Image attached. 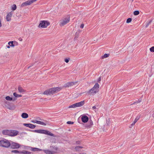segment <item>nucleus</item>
<instances>
[{"label": "nucleus", "instance_id": "1", "mask_svg": "<svg viewBox=\"0 0 154 154\" xmlns=\"http://www.w3.org/2000/svg\"><path fill=\"white\" fill-rule=\"evenodd\" d=\"M61 88L59 87H55L50 88L45 91L43 93L44 94L49 95L53 94L58 91H60Z\"/></svg>", "mask_w": 154, "mask_h": 154}, {"label": "nucleus", "instance_id": "2", "mask_svg": "<svg viewBox=\"0 0 154 154\" xmlns=\"http://www.w3.org/2000/svg\"><path fill=\"white\" fill-rule=\"evenodd\" d=\"M31 131L34 132L44 134L53 137H56V136L54 134L47 130L40 129L32 131L31 130Z\"/></svg>", "mask_w": 154, "mask_h": 154}, {"label": "nucleus", "instance_id": "3", "mask_svg": "<svg viewBox=\"0 0 154 154\" xmlns=\"http://www.w3.org/2000/svg\"><path fill=\"white\" fill-rule=\"evenodd\" d=\"M10 145L11 143L7 140L4 139L0 140V146L8 148Z\"/></svg>", "mask_w": 154, "mask_h": 154}, {"label": "nucleus", "instance_id": "4", "mask_svg": "<svg viewBox=\"0 0 154 154\" xmlns=\"http://www.w3.org/2000/svg\"><path fill=\"white\" fill-rule=\"evenodd\" d=\"M50 25L49 22L46 20H42L40 21L39 27L45 28Z\"/></svg>", "mask_w": 154, "mask_h": 154}, {"label": "nucleus", "instance_id": "5", "mask_svg": "<svg viewBox=\"0 0 154 154\" xmlns=\"http://www.w3.org/2000/svg\"><path fill=\"white\" fill-rule=\"evenodd\" d=\"M37 0H28L25 2L23 3L20 6L21 7H23L25 6L30 5L34 2L36 1Z\"/></svg>", "mask_w": 154, "mask_h": 154}, {"label": "nucleus", "instance_id": "6", "mask_svg": "<svg viewBox=\"0 0 154 154\" xmlns=\"http://www.w3.org/2000/svg\"><path fill=\"white\" fill-rule=\"evenodd\" d=\"M11 147L12 149H18L20 147V145L18 143L12 142L11 143Z\"/></svg>", "mask_w": 154, "mask_h": 154}, {"label": "nucleus", "instance_id": "7", "mask_svg": "<svg viewBox=\"0 0 154 154\" xmlns=\"http://www.w3.org/2000/svg\"><path fill=\"white\" fill-rule=\"evenodd\" d=\"M70 18L68 17V18H65L60 23V25L61 26H63L66 25L67 23H69V21Z\"/></svg>", "mask_w": 154, "mask_h": 154}, {"label": "nucleus", "instance_id": "8", "mask_svg": "<svg viewBox=\"0 0 154 154\" xmlns=\"http://www.w3.org/2000/svg\"><path fill=\"white\" fill-rule=\"evenodd\" d=\"M77 83V82H68L67 83L65 84L64 86L65 87H71L73 86L74 85H76Z\"/></svg>", "mask_w": 154, "mask_h": 154}, {"label": "nucleus", "instance_id": "9", "mask_svg": "<svg viewBox=\"0 0 154 154\" xmlns=\"http://www.w3.org/2000/svg\"><path fill=\"white\" fill-rule=\"evenodd\" d=\"M18 131L16 130H10V133L9 136H14L17 135L18 133Z\"/></svg>", "mask_w": 154, "mask_h": 154}, {"label": "nucleus", "instance_id": "10", "mask_svg": "<svg viewBox=\"0 0 154 154\" xmlns=\"http://www.w3.org/2000/svg\"><path fill=\"white\" fill-rule=\"evenodd\" d=\"M99 85L98 83H96L94 87L92 88L94 91V94H96L99 91Z\"/></svg>", "mask_w": 154, "mask_h": 154}, {"label": "nucleus", "instance_id": "11", "mask_svg": "<svg viewBox=\"0 0 154 154\" xmlns=\"http://www.w3.org/2000/svg\"><path fill=\"white\" fill-rule=\"evenodd\" d=\"M23 125L24 126L29 127L31 129H34L36 127L35 125L30 123H24Z\"/></svg>", "mask_w": 154, "mask_h": 154}, {"label": "nucleus", "instance_id": "12", "mask_svg": "<svg viewBox=\"0 0 154 154\" xmlns=\"http://www.w3.org/2000/svg\"><path fill=\"white\" fill-rule=\"evenodd\" d=\"M81 119L82 122L86 123L88 121L89 118L87 116L84 115L82 116Z\"/></svg>", "mask_w": 154, "mask_h": 154}, {"label": "nucleus", "instance_id": "13", "mask_svg": "<svg viewBox=\"0 0 154 154\" xmlns=\"http://www.w3.org/2000/svg\"><path fill=\"white\" fill-rule=\"evenodd\" d=\"M85 103V102L84 100L80 102L75 103L76 107H80L84 105Z\"/></svg>", "mask_w": 154, "mask_h": 154}, {"label": "nucleus", "instance_id": "14", "mask_svg": "<svg viewBox=\"0 0 154 154\" xmlns=\"http://www.w3.org/2000/svg\"><path fill=\"white\" fill-rule=\"evenodd\" d=\"M12 14V13L11 12H10L8 14L6 17V19L7 21H9L11 20V17Z\"/></svg>", "mask_w": 154, "mask_h": 154}, {"label": "nucleus", "instance_id": "15", "mask_svg": "<svg viewBox=\"0 0 154 154\" xmlns=\"http://www.w3.org/2000/svg\"><path fill=\"white\" fill-rule=\"evenodd\" d=\"M29 148L31 149V150L32 151H41L42 150V149H38L37 148H33V147H29Z\"/></svg>", "mask_w": 154, "mask_h": 154}, {"label": "nucleus", "instance_id": "16", "mask_svg": "<svg viewBox=\"0 0 154 154\" xmlns=\"http://www.w3.org/2000/svg\"><path fill=\"white\" fill-rule=\"evenodd\" d=\"M93 125V122L91 120H89V122L86 125V126L88 128L91 127Z\"/></svg>", "mask_w": 154, "mask_h": 154}, {"label": "nucleus", "instance_id": "17", "mask_svg": "<svg viewBox=\"0 0 154 154\" xmlns=\"http://www.w3.org/2000/svg\"><path fill=\"white\" fill-rule=\"evenodd\" d=\"M93 125V122L91 120H89V122L86 125V126L88 128L91 127Z\"/></svg>", "mask_w": 154, "mask_h": 154}, {"label": "nucleus", "instance_id": "18", "mask_svg": "<svg viewBox=\"0 0 154 154\" xmlns=\"http://www.w3.org/2000/svg\"><path fill=\"white\" fill-rule=\"evenodd\" d=\"M2 133L4 135H9L10 133V130H3L2 131Z\"/></svg>", "mask_w": 154, "mask_h": 154}, {"label": "nucleus", "instance_id": "19", "mask_svg": "<svg viewBox=\"0 0 154 154\" xmlns=\"http://www.w3.org/2000/svg\"><path fill=\"white\" fill-rule=\"evenodd\" d=\"M84 147L82 146H78L75 147V149L79 152H80L81 151V149L83 148Z\"/></svg>", "mask_w": 154, "mask_h": 154}, {"label": "nucleus", "instance_id": "20", "mask_svg": "<svg viewBox=\"0 0 154 154\" xmlns=\"http://www.w3.org/2000/svg\"><path fill=\"white\" fill-rule=\"evenodd\" d=\"M21 117L23 118L26 119L28 117V115L27 113L23 112L22 114Z\"/></svg>", "mask_w": 154, "mask_h": 154}, {"label": "nucleus", "instance_id": "21", "mask_svg": "<svg viewBox=\"0 0 154 154\" xmlns=\"http://www.w3.org/2000/svg\"><path fill=\"white\" fill-rule=\"evenodd\" d=\"M11 152L12 153H15L22 154L23 151H19L17 150H12L11 151Z\"/></svg>", "mask_w": 154, "mask_h": 154}, {"label": "nucleus", "instance_id": "22", "mask_svg": "<svg viewBox=\"0 0 154 154\" xmlns=\"http://www.w3.org/2000/svg\"><path fill=\"white\" fill-rule=\"evenodd\" d=\"M18 89L20 93H22L25 92L24 90L21 87L19 86L18 88Z\"/></svg>", "mask_w": 154, "mask_h": 154}, {"label": "nucleus", "instance_id": "23", "mask_svg": "<svg viewBox=\"0 0 154 154\" xmlns=\"http://www.w3.org/2000/svg\"><path fill=\"white\" fill-rule=\"evenodd\" d=\"M94 91L92 88L87 92V93H88L89 94H95Z\"/></svg>", "mask_w": 154, "mask_h": 154}, {"label": "nucleus", "instance_id": "24", "mask_svg": "<svg viewBox=\"0 0 154 154\" xmlns=\"http://www.w3.org/2000/svg\"><path fill=\"white\" fill-rule=\"evenodd\" d=\"M109 54H105L103 56H102L101 58L102 59H104L105 58H107L109 56Z\"/></svg>", "mask_w": 154, "mask_h": 154}, {"label": "nucleus", "instance_id": "25", "mask_svg": "<svg viewBox=\"0 0 154 154\" xmlns=\"http://www.w3.org/2000/svg\"><path fill=\"white\" fill-rule=\"evenodd\" d=\"M36 122H37V124H40L44 126L46 125V123L38 121Z\"/></svg>", "mask_w": 154, "mask_h": 154}, {"label": "nucleus", "instance_id": "26", "mask_svg": "<svg viewBox=\"0 0 154 154\" xmlns=\"http://www.w3.org/2000/svg\"><path fill=\"white\" fill-rule=\"evenodd\" d=\"M13 95L15 97H21L22 96V95L20 94H17L16 92H14L13 93Z\"/></svg>", "mask_w": 154, "mask_h": 154}, {"label": "nucleus", "instance_id": "27", "mask_svg": "<svg viewBox=\"0 0 154 154\" xmlns=\"http://www.w3.org/2000/svg\"><path fill=\"white\" fill-rule=\"evenodd\" d=\"M5 99L7 100H9V101H11L12 100H13V98H12L11 97H10V96H6V97H5Z\"/></svg>", "mask_w": 154, "mask_h": 154}, {"label": "nucleus", "instance_id": "28", "mask_svg": "<svg viewBox=\"0 0 154 154\" xmlns=\"http://www.w3.org/2000/svg\"><path fill=\"white\" fill-rule=\"evenodd\" d=\"M152 20H150L149 22H146V26H145V27L147 28V27H148V26H149V25L150 23H152Z\"/></svg>", "mask_w": 154, "mask_h": 154}, {"label": "nucleus", "instance_id": "29", "mask_svg": "<svg viewBox=\"0 0 154 154\" xmlns=\"http://www.w3.org/2000/svg\"><path fill=\"white\" fill-rule=\"evenodd\" d=\"M140 115H138L135 118V120H134V121L135 122H136L140 118Z\"/></svg>", "mask_w": 154, "mask_h": 154}, {"label": "nucleus", "instance_id": "30", "mask_svg": "<svg viewBox=\"0 0 154 154\" xmlns=\"http://www.w3.org/2000/svg\"><path fill=\"white\" fill-rule=\"evenodd\" d=\"M8 44L9 45L11 46V47H14V44L13 41H10L8 43Z\"/></svg>", "mask_w": 154, "mask_h": 154}, {"label": "nucleus", "instance_id": "31", "mask_svg": "<svg viewBox=\"0 0 154 154\" xmlns=\"http://www.w3.org/2000/svg\"><path fill=\"white\" fill-rule=\"evenodd\" d=\"M45 152L47 154H52V152L48 150H44Z\"/></svg>", "mask_w": 154, "mask_h": 154}, {"label": "nucleus", "instance_id": "32", "mask_svg": "<svg viewBox=\"0 0 154 154\" xmlns=\"http://www.w3.org/2000/svg\"><path fill=\"white\" fill-rule=\"evenodd\" d=\"M17 8V6L16 5L14 4L12 6V9L13 11L15 10Z\"/></svg>", "mask_w": 154, "mask_h": 154}, {"label": "nucleus", "instance_id": "33", "mask_svg": "<svg viewBox=\"0 0 154 154\" xmlns=\"http://www.w3.org/2000/svg\"><path fill=\"white\" fill-rule=\"evenodd\" d=\"M140 13V12L138 11H134V15H138Z\"/></svg>", "mask_w": 154, "mask_h": 154}, {"label": "nucleus", "instance_id": "34", "mask_svg": "<svg viewBox=\"0 0 154 154\" xmlns=\"http://www.w3.org/2000/svg\"><path fill=\"white\" fill-rule=\"evenodd\" d=\"M31 153V152L25 151V150H23V152L22 154H30Z\"/></svg>", "mask_w": 154, "mask_h": 154}, {"label": "nucleus", "instance_id": "35", "mask_svg": "<svg viewBox=\"0 0 154 154\" xmlns=\"http://www.w3.org/2000/svg\"><path fill=\"white\" fill-rule=\"evenodd\" d=\"M75 107H76L75 106V103L73 104L70 106H69L68 107L69 108H75Z\"/></svg>", "mask_w": 154, "mask_h": 154}, {"label": "nucleus", "instance_id": "36", "mask_svg": "<svg viewBox=\"0 0 154 154\" xmlns=\"http://www.w3.org/2000/svg\"><path fill=\"white\" fill-rule=\"evenodd\" d=\"M131 20H132V18H129L127 19V21H126V23H130L131 22Z\"/></svg>", "mask_w": 154, "mask_h": 154}, {"label": "nucleus", "instance_id": "37", "mask_svg": "<svg viewBox=\"0 0 154 154\" xmlns=\"http://www.w3.org/2000/svg\"><path fill=\"white\" fill-rule=\"evenodd\" d=\"M149 50L151 52H154V46L150 48Z\"/></svg>", "mask_w": 154, "mask_h": 154}, {"label": "nucleus", "instance_id": "38", "mask_svg": "<svg viewBox=\"0 0 154 154\" xmlns=\"http://www.w3.org/2000/svg\"><path fill=\"white\" fill-rule=\"evenodd\" d=\"M67 124L69 125L70 124H73L74 123V122H73L71 121H68L67 122Z\"/></svg>", "mask_w": 154, "mask_h": 154}, {"label": "nucleus", "instance_id": "39", "mask_svg": "<svg viewBox=\"0 0 154 154\" xmlns=\"http://www.w3.org/2000/svg\"><path fill=\"white\" fill-rule=\"evenodd\" d=\"M141 101V100H139L137 101L134 102L133 103V104H136L137 103H140Z\"/></svg>", "mask_w": 154, "mask_h": 154}, {"label": "nucleus", "instance_id": "40", "mask_svg": "<svg viewBox=\"0 0 154 154\" xmlns=\"http://www.w3.org/2000/svg\"><path fill=\"white\" fill-rule=\"evenodd\" d=\"M69 58H66L65 59V61L66 63H67L69 62Z\"/></svg>", "mask_w": 154, "mask_h": 154}, {"label": "nucleus", "instance_id": "41", "mask_svg": "<svg viewBox=\"0 0 154 154\" xmlns=\"http://www.w3.org/2000/svg\"><path fill=\"white\" fill-rule=\"evenodd\" d=\"M84 24L82 23L81 24V26H80V28H83L84 27Z\"/></svg>", "mask_w": 154, "mask_h": 154}, {"label": "nucleus", "instance_id": "42", "mask_svg": "<svg viewBox=\"0 0 154 154\" xmlns=\"http://www.w3.org/2000/svg\"><path fill=\"white\" fill-rule=\"evenodd\" d=\"M38 120H33L32 121V122L33 123H36L37 124V122H37Z\"/></svg>", "mask_w": 154, "mask_h": 154}, {"label": "nucleus", "instance_id": "43", "mask_svg": "<svg viewBox=\"0 0 154 154\" xmlns=\"http://www.w3.org/2000/svg\"><path fill=\"white\" fill-rule=\"evenodd\" d=\"M76 143L78 144H81V142L79 141H76Z\"/></svg>", "mask_w": 154, "mask_h": 154}, {"label": "nucleus", "instance_id": "44", "mask_svg": "<svg viewBox=\"0 0 154 154\" xmlns=\"http://www.w3.org/2000/svg\"><path fill=\"white\" fill-rule=\"evenodd\" d=\"M101 80V77H99L97 80V82H99Z\"/></svg>", "mask_w": 154, "mask_h": 154}, {"label": "nucleus", "instance_id": "45", "mask_svg": "<svg viewBox=\"0 0 154 154\" xmlns=\"http://www.w3.org/2000/svg\"><path fill=\"white\" fill-rule=\"evenodd\" d=\"M136 122L134 121L133 122L131 125V126H133L135 125Z\"/></svg>", "mask_w": 154, "mask_h": 154}, {"label": "nucleus", "instance_id": "46", "mask_svg": "<svg viewBox=\"0 0 154 154\" xmlns=\"http://www.w3.org/2000/svg\"><path fill=\"white\" fill-rule=\"evenodd\" d=\"M29 147H30V146H27V149L28 150H31V149L29 148Z\"/></svg>", "mask_w": 154, "mask_h": 154}, {"label": "nucleus", "instance_id": "47", "mask_svg": "<svg viewBox=\"0 0 154 154\" xmlns=\"http://www.w3.org/2000/svg\"><path fill=\"white\" fill-rule=\"evenodd\" d=\"M92 109H96V106H93L92 107Z\"/></svg>", "mask_w": 154, "mask_h": 154}, {"label": "nucleus", "instance_id": "48", "mask_svg": "<svg viewBox=\"0 0 154 154\" xmlns=\"http://www.w3.org/2000/svg\"><path fill=\"white\" fill-rule=\"evenodd\" d=\"M2 26V23L1 20H0V27H1Z\"/></svg>", "mask_w": 154, "mask_h": 154}, {"label": "nucleus", "instance_id": "49", "mask_svg": "<svg viewBox=\"0 0 154 154\" xmlns=\"http://www.w3.org/2000/svg\"><path fill=\"white\" fill-rule=\"evenodd\" d=\"M10 46H10V45H8V46H7V47L8 48H10Z\"/></svg>", "mask_w": 154, "mask_h": 154}, {"label": "nucleus", "instance_id": "50", "mask_svg": "<svg viewBox=\"0 0 154 154\" xmlns=\"http://www.w3.org/2000/svg\"><path fill=\"white\" fill-rule=\"evenodd\" d=\"M19 40L20 41H22V39L21 38H19Z\"/></svg>", "mask_w": 154, "mask_h": 154}, {"label": "nucleus", "instance_id": "51", "mask_svg": "<svg viewBox=\"0 0 154 154\" xmlns=\"http://www.w3.org/2000/svg\"><path fill=\"white\" fill-rule=\"evenodd\" d=\"M16 99V98H14V99H13V100H12V101H14V100H15Z\"/></svg>", "mask_w": 154, "mask_h": 154}, {"label": "nucleus", "instance_id": "52", "mask_svg": "<svg viewBox=\"0 0 154 154\" xmlns=\"http://www.w3.org/2000/svg\"><path fill=\"white\" fill-rule=\"evenodd\" d=\"M40 120H43V121H44V120L42 119H40Z\"/></svg>", "mask_w": 154, "mask_h": 154}, {"label": "nucleus", "instance_id": "53", "mask_svg": "<svg viewBox=\"0 0 154 154\" xmlns=\"http://www.w3.org/2000/svg\"><path fill=\"white\" fill-rule=\"evenodd\" d=\"M31 66H29L28 68H29L30 67H31Z\"/></svg>", "mask_w": 154, "mask_h": 154}, {"label": "nucleus", "instance_id": "54", "mask_svg": "<svg viewBox=\"0 0 154 154\" xmlns=\"http://www.w3.org/2000/svg\"><path fill=\"white\" fill-rule=\"evenodd\" d=\"M134 0H132V2H133V1Z\"/></svg>", "mask_w": 154, "mask_h": 154}, {"label": "nucleus", "instance_id": "55", "mask_svg": "<svg viewBox=\"0 0 154 154\" xmlns=\"http://www.w3.org/2000/svg\"><path fill=\"white\" fill-rule=\"evenodd\" d=\"M77 34V32H76V33H75V35H76V34Z\"/></svg>", "mask_w": 154, "mask_h": 154}, {"label": "nucleus", "instance_id": "56", "mask_svg": "<svg viewBox=\"0 0 154 154\" xmlns=\"http://www.w3.org/2000/svg\"><path fill=\"white\" fill-rule=\"evenodd\" d=\"M75 154H80V153H79V154H76V153H75Z\"/></svg>", "mask_w": 154, "mask_h": 154}]
</instances>
